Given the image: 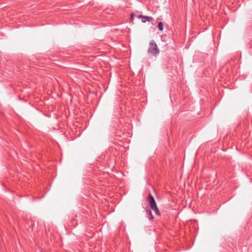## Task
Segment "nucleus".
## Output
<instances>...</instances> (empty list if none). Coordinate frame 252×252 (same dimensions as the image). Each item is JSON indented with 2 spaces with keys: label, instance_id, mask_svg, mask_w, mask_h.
<instances>
[{
  "label": "nucleus",
  "instance_id": "nucleus-1",
  "mask_svg": "<svg viewBox=\"0 0 252 252\" xmlns=\"http://www.w3.org/2000/svg\"><path fill=\"white\" fill-rule=\"evenodd\" d=\"M148 52L149 53L154 56H157L159 53V50L154 40L150 41Z\"/></svg>",
  "mask_w": 252,
  "mask_h": 252
},
{
  "label": "nucleus",
  "instance_id": "nucleus-2",
  "mask_svg": "<svg viewBox=\"0 0 252 252\" xmlns=\"http://www.w3.org/2000/svg\"><path fill=\"white\" fill-rule=\"evenodd\" d=\"M148 200L152 209L158 207L155 200L151 193L148 195Z\"/></svg>",
  "mask_w": 252,
  "mask_h": 252
},
{
  "label": "nucleus",
  "instance_id": "nucleus-3",
  "mask_svg": "<svg viewBox=\"0 0 252 252\" xmlns=\"http://www.w3.org/2000/svg\"><path fill=\"white\" fill-rule=\"evenodd\" d=\"M137 18L138 19L142 18V19H145L146 20V21H147L148 22H150L153 20V18L152 17H149L147 16H143L142 15H139L137 16Z\"/></svg>",
  "mask_w": 252,
  "mask_h": 252
},
{
  "label": "nucleus",
  "instance_id": "nucleus-4",
  "mask_svg": "<svg viewBox=\"0 0 252 252\" xmlns=\"http://www.w3.org/2000/svg\"><path fill=\"white\" fill-rule=\"evenodd\" d=\"M147 217L150 220H153L154 217L153 216V214L152 213V212L151 211H147Z\"/></svg>",
  "mask_w": 252,
  "mask_h": 252
},
{
  "label": "nucleus",
  "instance_id": "nucleus-5",
  "mask_svg": "<svg viewBox=\"0 0 252 252\" xmlns=\"http://www.w3.org/2000/svg\"><path fill=\"white\" fill-rule=\"evenodd\" d=\"M158 28L160 31H162L163 29V24L162 22H160L158 24Z\"/></svg>",
  "mask_w": 252,
  "mask_h": 252
},
{
  "label": "nucleus",
  "instance_id": "nucleus-6",
  "mask_svg": "<svg viewBox=\"0 0 252 252\" xmlns=\"http://www.w3.org/2000/svg\"><path fill=\"white\" fill-rule=\"evenodd\" d=\"M153 210L154 211H155V213L156 214V215H157L158 216H160V212H159L158 207H156V208H154Z\"/></svg>",
  "mask_w": 252,
  "mask_h": 252
},
{
  "label": "nucleus",
  "instance_id": "nucleus-7",
  "mask_svg": "<svg viewBox=\"0 0 252 252\" xmlns=\"http://www.w3.org/2000/svg\"><path fill=\"white\" fill-rule=\"evenodd\" d=\"M135 14L134 13H131L130 17V22H132L134 20Z\"/></svg>",
  "mask_w": 252,
  "mask_h": 252
},
{
  "label": "nucleus",
  "instance_id": "nucleus-8",
  "mask_svg": "<svg viewBox=\"0 0 252 252\" xmlns=\"http://www.w3.org/2000/svg\"><path fill=\"white\" fill-rule=\"evenodd\" d=\"M142 23H145L146 22V20L145 19H142Z\"/></svg>",
  "mask_w": 252,
  "mask_h": 252
}]
</instances>
